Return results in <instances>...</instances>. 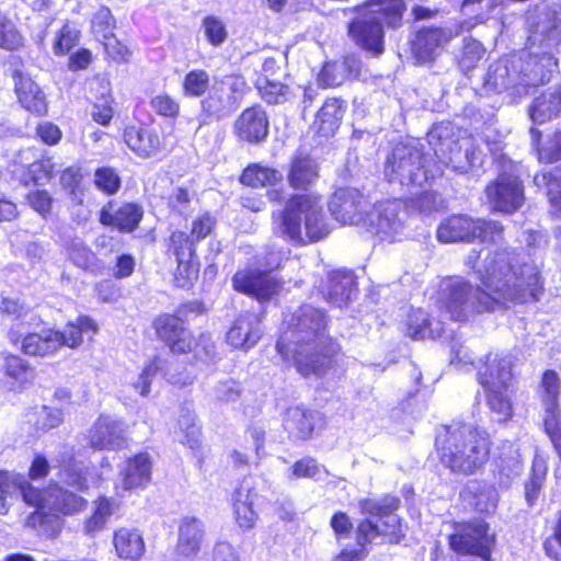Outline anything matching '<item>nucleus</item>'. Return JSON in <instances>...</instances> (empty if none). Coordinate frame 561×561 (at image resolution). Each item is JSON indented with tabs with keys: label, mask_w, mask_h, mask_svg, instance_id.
Masks as SVG:
<instances>
[{
	"label": "nucleus",
	"mask_w": 561,
	"mask_h": 561,
	"mask_svg": "<svg viewBox=\"0 0 561 561\" xmlns=\"http://www.w3.org/2000/svg\"><path fill=\"white\" fill-rule=\"evenodd\" d=\"M479 285L467 280L449 284L439 299V309L450 320L465 322L470 313L506 311L511 307L538 302L545 293L540 270L513 248L496 249L488 254L478 271Z\"/></svg>",
	"instance_id": "1"
},
{
	"label": "nucleus",
	"mask_w": 561,
	"mask_h": 561,
	"mask_svg": "<svg viewBox=\"0 0 561 561\" xmlns=\"http://www.w3.org/2000/svg\"><path fill=\"white\" fill-rule=\"evenodd\" d=\"M282 360L302 378H322L334 370L344 356L341 343L329 333L327 310L301 305L275 344Z\"/></svg>",
	"instance_id": "2"
},
{
	"label": "nucleus",
	"mask_w": 561,
	"mask_h": 561,
	"mask_svg": "<svg viewBox=\"0 0 561 561\" xmlns=\"http://www.w3.org/2000/svg\"><path fill=\"white\" fill-rule=\"evenodd\" d=\"M489 433L478 425H443L436 433L434 449L443 468L457 476H472L489 461L492 450Z\"/></svg>",
	"instance_id": "3"
},
{
	"label": "nucleus",
	"mask_w": 561,
	"mask_h": 561,
	"mask_svg": "<svg viewBox=\"0 0 561 561\" xmlns=\"http://www.w3.org/2000/svg\"><path fill=\"white\" fill-rule=\"evenodd\" d=\"M16 486L23 503L34 508L26 517V526L50 537L60 533L64 517L79 515L88 508L85 497L58 482L36 486L21 480Z\"/></svg>",
	"instance_id": "4"
},
{
	"label": "nucleus",
	"mask_w": 561,
	"mask_h": 561,
	"mask_svg": "<svg viewBox=\"0 0 561 561\" xmlns=\"http://www.w3.org/2000/svg\"><path fill=\"white\" fill-rule=\"evenodd\" d=\"M206 311L201 300L181 302L172 312H160L153 317L151 328L160 341L172 354H192L195 360H213L216 343L209 332L197 335L190 328V317H198Z\"/></svg>",
	"instance_id": "5"
},
{
	"label": "nucleus",
	"mask_w": 561,
	"mask_h": 561,
	"mask_svg": "<svg viewBox=\"0 0 561 561\" xmlns=\"http://www.w3.org/2000/svg\"><path fill=\"white\" fill-rule=\"evenodd\" d=\"M319 194H291L272 213L273 232L294 245H307L327 238L331 231Z\"/></svg>",
	"instance_id": "6"
},
{
	"label": "nucleus",
	"mask_w": 561,
	"mask_h": 561,
	"mask_svg": "<svg viewBox=\"0 0 561 561\" xmlns=\"http://www.w3.org/2000/svg\"><path fill=\"white\" fill-rule=\"evenodd\" d=\"M23 322L10 325L7 337L12 346L34 358L55 356L62 347L78 348L84 342V335H93L99 331L98 322L87 314H79L76 320L68 321L62 330L45 327L39 331L23 333Z\"/></svg>",
	"instance_id": "7"
},
{
	"label": "nucleus",
	"mask_w": 561,
	"mask_h": 561,
	"mask_svg": "<svg viewBox=\"0 0 561 561\" xmlns=\"http://www.w3.org/2000/svg\"><path fill=\"white\" fill-rule=\"evenodd\" d=\"M401 507V499L386 493L379 501L371 497L358 500V511L363 518L354 528L356 546L369 552L374 540L381 537L388 545H399L405 539L403 518L396 514Z\"/></svg>",
	"instance_id": "8"
},
{
	"label": "nucleus",
	"mask_w": 561,
	"mask_h": 561,
	"mask_svg": "<svg viewBox=\"0 0 561 561\" xmlns=\"http://www.w3.org/2000/svg\"><path fill=\"white\" fill-rule=\"evenodd\" d=\"M477 381L483 388L489 410L505 423L514 416L513 394L515 377L510 360L504 356L488 354L477 373Z\"/></svg>",
	"instance_id": "9"
},
{
	"label": "nucleus",
	"mask_w": 561,
	"mask_h": 561,
	"mask_svg": "<svg viewBox=\"0 0 561 561\" xmlns=\"http://www.w3.org/2000/svg\"><path fill=\"white\" fill-rule=\"evenodd\" d=\"M454 531L447 536L449 549L457 556L476 557L481 561H494L497 538L490 524L482 518L455 522Z\"/></svg>",
	"instance_id": "10"
},
{
	"label": "nucleus",
	"mask_w": 561,
	"mask_h": 561,
	"mask_svg": "<svg viewBox=\"0 0 561 561\" xmlns=\"http://www.w3.org/2000/svg\"><path fill=\"white\" fill-rule=\"evenodd\" d=\"M126 148L139 159H151L169 151L172 131H168L161 123L150 117L124 124L121 133Z\"/></svg>",
	"instance_id": "11"
},
{
	"label": "nucleus",
	"mask_w": 561,
	"mask_h": 561,
	"mask_svg": "<svg viewBox=\"0 0 561 561\" xmlns=\"http://www.w3.org/2000/svg\"><path fill=\"white\" fill-rule=\"evenodd\" d=\"M164 254L175 262L172 283L176 288L191 289L199 275L196 244L181 229L172 230L164 240Z\"/></svg>",
	"instance_id": "12"
},
{
	"label": "nucleus",
	"mask_w": 561,
	"mask_h": 561,
	"mask_svg": "<svg viewBox=\"0 0 561 561\" xmlns=\"http://www.w3.org/2000/svg\"><path fill=\"white\" fill-rule=\"evenodd\" d=\"M245 87V80L238 75L216 78L211 89L201 100V114L206 119L215 121L229 117L239 107Z\"/></svg>",
	"instance_id": "13"
},
{
	"label": "nucleus",
	"mask_w": 561,
	"mask_h": 561,
	"mask_svg": "<svg viewBox=\"0 0 561 561\" xmlns=\"http://www.w3.org/2000/svg\"><path fill=\"white\" fill-rule=\"evenodd\" d=\"M13 91L19 105L36 117L48 114V102L45 92L32 76L23 70L24 60L19 57L9 59Z\"/></svg>",
	"instance_id": "14"
},
{
	"label": "nucleus",
	"mask_w": 561,
	"mask_h": 561,
	"mask_svg": "<svg viewBox=\"0 0 561 561\" xmlns=\"http://www.w3.org/2000/svg\"><path fill=\"white\" fill-rule=\"evenodd\" d=\"M145 210L138 202L107 199L98 211L100 225L122 234L139 229Z\"/></svg>",
	"instance_id": "15"
},
{
	"label": "nucleus",
	"mask_w": 561,
	"mask_h": 561,
	"mask_svg": "<svg viewBox=\"0 0 561 561\" xmlns=\"http://www.w3.org/2000/svg\"><path fill=\"white\" fill-rule=\"evenodd\" d=\"M236 291L250 296L260 302H266L278 296L283 289V280L272 276L267 270H238L231 278Z\"/></svg>",
	"instance_id": "16"
},
{
	"label": "nucleus",
	"mask_w": 561,
	"mask_h": 561,
	"mask_svg": "<svg viewBox=\"0 0 561 561\" xmlns=\"http://www.w3.org/2000/svg\"><path fill=\"white\" fill-rule=\"evenodd\" d=\"M488 203L494 211L513 214L525 201L524 185L518 176L503 172L484 187Z\"/></svg>",
	"instance_id": "17"
},
{
	"label": "nucleus",
	"mask_w": 561,
	"mask_h": 561,
	"mask_svg": "<svg viewBox=\"0 0 561 561\" xmlns=\"http://www.w3.org/2000/svg\"><path fill=\"white\" fill-rule=\"evenodd\" d=\"M332 217L342 225H358L366 221L370 204L368 198L353 187H337L328 203Z\"/></svg>",
	"instance_id": "18"
},
{
	"label": "nucleus",
	"mask_w": 561,
	"mask_h": 561,
	"mask_svg": "<svg viewBox=\"0 0 561 561\" xmlns=\"http://www.w3.org/2000/svg\"><path fill=\"white\" fill-rule=\"evenodd\" d=\"M0 358V385L8 392L22 393L34 385L36 368L22 353L3 352Z\"/></svg>",
	"instance_id": "19"
},
{
	"label": "nucleus",
	"mask_w": 561,
	"mask_h": 561,
	"mask_svg": "<svg viewBox=\"0 0 561 561\" xmlns=\"http://www.w3.org/2000/svg\"><path fill=\"white\" fill-rule=\"evenodd\" d=\"M88 445L94 451L127 449L128 438L124 422L101 413L89 430Z\"/></svg>",
	"instance_id": "20"
},
{
	"label": "nucleus",
	"mask_w": 561,
	"mask_h": 561,
	"mask_svg": "<svg viewBox=\"0 0 561 561\" xmlns=\"http://www.w3.org/2000/svg\"><path fill=\"white\" fill-rule=\"evenodd\" d=\"M282 425L289 439L306 442L327 427V416L304 405H291L285 410Z\"/></svg>",
	"instance_id": "21"
},
{
	"label": "nucleus",
	"mask_w": 561,
	"mask_h": 561,
	"mask_svg": "<svg viewBox=\"0 0 561 561\" xmlns=\"http://www.w3.org/2000/svg\"><path fill=\"white\" fill-rule=\"evenodd\" d=\"M237 140L248 145H259L270 133V118L261 104H252L241 111L232 125Z\"/></svg>",
	"instance_id": "22"
},
{
	"label": "nucleus",
	"mask_w": 561,
	"mask_h": 561,
	"mask_svg": "<svg viewBox=\"0 0 561 561\" xmlns=\"http://www.w3.org/2000/svg\"><path fill=\"white\" fill-rule=\"evenodd\" d=\"M453 38V32L440 26L419 28L410 43L411 55L416 65H431Z\"/></svg>",
	"instance_id": "23"
},
{
	"label": "nucleus",
	"mask_w": 561,
	"mask_h": 561,
	"mask_svg": "<svg viewBox=\"0 0 561 561\" xmlns=\"http://www.w3.org/2000/svg\"><path fill=\"white\" fill-rule=\"evenodd\" d=\"M262 318L254 310L239 312L226 332V342L236 350H251L263 336Z\"/></svg>",
	"instance_id": "24"
},
{
	"label": "nucleus",
	"mask_w": 561,
	"mask_h": 561,
	"mask_svg": "<svg viewBox=\"0 0 561 561\" xmlns=\"http://www.w3.org/2000/svg\"><path fill=\"white\" fill-rule=\"evenodd\" d=\"M383 24L376 20L354 18L348 22L347 34L360 49L374 57L385 51Z\"/></svg>",
	"instance_id": "25"
},
{
	"label": "nucleus",
	"mask_w": 561,
	"mask_h": 561,
	"mask_svg": "<svg viewBox=\"0 0 561 561\" xmlns=\"http://www.w3.org/2000/svg\"><path fill=\"white\" fill-rule=\"evenodd\" d=\"M430 164H436L433 159L409 152L404 156L391 153L386 161V169L400 180L408 179L412 183L428 182L435 174H428Z\"/></svg>",
	"instance_id": "26"
},
{
	"label": "nucleus",
	"mask_w": 561,
	"mask_h": 561,
	"mask_svg": "<svg viewBox=\"0 0 561 561\" xmlns=\"http://www.w3.org/2000/svg\"><path fill=\"white\" fill-rule=\"evenodd\" d=\"M347 108V103L341 96L327 98L318 108L311 128L314 136L321 139L333 137L340 129Z\"/></svg>",
	"instance_id": "27"
},
{
	"label": "nucleus",
	"mask_w": 561,
	"mask_h": 561,
	"mask_svg": "<svg viewBox=\"0 0 561 561\" xmlns=\"http://www.w3.org/2000/svg\"><path fill=\"white\" fill-rule=\"evenodd\" d=\"M319 178V164L310 153L297 151L293 154L288 163L287 182L294 191H310Z\"/></svg>",
	"instance_id": "28"
},
{
	"label": "nucleus",
	"mask_w": 561,
	"mask_h": 561,
	"mask_svg": "<svg viewBox=\"0 0 561 561\" xmlns=\"http://www.w3.org/2000/svg\"><path fill=\"white\" fill-rule=\"evenodd\" d=\"M252 477H244L233 491L232 507L234 520L240 528L250 529L256 520L257 514L253 508V500L257 496Z\"/></svg>",
	"instance_id": "29"
},
{
	"label": "nucleus",
	"mask_w": 561,
	"mask_h": 561,
	"mask_svg": "<svg viewBox=\"0 0 561 561\" xmlns=\"http://www.w3.org/2000/svg\"><path fill=\"white\" fill-rule=\"evenodd\" d=\"M152 459L148 451H139L125 459L119 471L124 490L133 491L146 488L151 481Z\"/></svg>",
	"instance_id": "30"
},
{
	"label": "nucleus",
	"mask_w": 561,
	"mask_h": 561,
	"mask_svg": "<svg viewBox=\"0 0 561 561\" xmlns=\"http://www.w3.org/2000/svg\"><path fill=\"white\" fill-rule=\"evenodd\" d=\"M407 10L404 0H365L356 7L357 12H363L389 28H398L402 24Z\"/></svg>",
	"instance_id": "31"
},
{
	"label": "nucleus",
	"mask_w": 561,
	"mask_h": 561,
	"mask_svg": "<svg viewBox=\"0 0 561 561\" xmlns=\"http://www.w3.org/2000/svg\"><path fill=\"white\" fill-rule=\"evenodd\" d=\"M476 218L466 214H453L437 227L436 237L442 243H473Z\"/></svg>",
	"instance_id": "32"
},
{
	"label": "nucleus",
	"mask_w": 561,
	"mask_h": 561,
	"mask_svg": "<svg viewBox=\"0 0 561 561\" xmlns=\"http://www.w3.org/2000/svg\"><path fill=\"white\" fill-rule=\"evenodd\" d=\"M558 59L550 53L531 54L527 57L520 70L526 87H540L550 82Z\"/></svg>",
	"instance_id": "33"
},
{
	"label": "nucleus",
	"mask_w": 561,
	"mask_h": 561,
	"mask_svg": "<svg viewBox=\"0 0 561 561\" xmlns=\"http://www.w3.org/2000/svg\"><path fill=\"white\" fill-rule=\"evenodd\" d=\"M203 523L196 517H184L179 525L175 553L182 559H193L199 553L204 541Z\"/></svg>",
	"instance_id": "34"
},
{
	"label": "nucleus",
	"mask_w": 561,
	"mask_h": 561,
	"mask_svg": "<svg viewBox=\"0 0 561 561\" xmlns=\"http://www.w3.org/2000/svg\"><path fill=\"white\" fill-rule=\"evenodd\" d=\"M119 508V503L107 495H99L93 501L91 513L84 518L82 531L85 536L94 537L105 528L110 517Z\"/></svg>",
	"instance_id": "35"
},
{
	"label": "nucleus",
	"mask_w": 561,
	"mask_h": 561,
	"mask_svg": "<svg viewBox=\"0 0 561 561\" xmlns=\"http://www.w3.org/2000/svg\"><path fill=\"white\" fill-rule=\"evenodd\" d=\"M238 181L245 187L265 188L279 184L283 181V175L273 167L263 165L260 162H252L242 169Z\"/></svg>",
	"instance_id": "36"
},
{
	"label": "nucleus",
	"mask_w": 561,
	"mask_h": 561,
	"mask_svg": "<svg viewBox=\"0 0 561 561\" xmlns=\"http://www.w3.org/2000/svg\"><path fill=\"white\" fill-rule=\"evenodd\" d=\"M113 545L121 559L136 561L145 553V541L137 529L121 527L113 534Z\"/></svg>",
	"instance_id": "37"
},
{
	"label": "nucleus",
	"mask_w": 561,
	"mask_h": 561,
	"mask_svg": "<svg viewBox=\"0 0 561 561\" xmlns=\"http://www.w3.org/2000/svg\"><path fill=\"white\" fill-rule=\"evenodd\" d=\"M432 325L433 318L427 311L422 308H412L403 320L402 331L404 336L412 341L435 339L439 334L434 332Z\"/></svg>",
	"instance_id": "38"
},
{
	"label": "nucleus",
	"mask_w": 561,
	"mask_h": 561,
	"mask_svg": "<svg viewBox=\"0 0 561 561\" xmlns=\"http://www.w3.org/2000/svg\"><path fill=\"white\" fill-rule=\"evenodd\" d=\"M561 393V380L554 369L542 371L539 382V399L543 408V415L561 413L559 399Z\"/></svg>",
	"instance_id": "39"
},
{
	"label": "nucleus",
	"mask_w": 561,
	"mask_h": 561,
	"mask_svg": "<svg viewBox=\"0 0 561 561\" xmlns=\"http://www.w3.org/2000/svg\"><path fill=\"white\" fill-rule=\"evenodd\" d=\"M58 468L68 486L77 492L89 491L88 469L79 466L75 453L62 454L58 459Z\"/></svg>",
	"instance_id": "40"
},
{
	"label": "nucleus",
	"mask_w": 561,
	"mask_h": 561,
	"mask_svg": "<svg viewBox=\"0 0 561 561\" xmlns=\"http://www.w3.org/2000/svg\"><path fill=\"white\" fill-rule=\"evenodd\" d=\"M84 179L83 168L78 163L64 168L59 173V183L62 190L78 205L83 203L87 190Z\"/></svg>",
	"instance_id": "41"
},
{
	"label": "nucleus",
	"mask_w": 561,
	"mask_h": 561,
	"mask_svg": "<svg viewBox=\"0 0 561 561\" xmlns=\"http://www.w3.org/2000/svg\"><path fill=\"white\" fill-rule=\"evenodd\" d=\"M149 107L156 115L169 122V130L174 131V123L181 115L180 102L167 92H162L150 98Z\"/></svg>",
	"instance_id": "42"
},
{
	"label": "nucleus",
	"mask_w": 561,
	"mask_h": 561,
	"mask_svg": "<svg viewBox=\"0 0 561 561\" xmlns=\"http://www.w3.org/2000/svg\"><path fill=\"white\" fill-rule=\"evenodd\" d=\"M81 39V32L73 22L66 20L55 33L53 51L57 57L69 55Z\"/></svg>",
	"instance_id": "43"
},
{
	"label": "nucleus",
	"mask_w": 561,
	"mask_h": 561,
	"mask_svg": "<svg viewBox=\"0 0 561 561\" xmlns=\"http://www.w3.org/2000/svg\"><path fill=\"white\" fill-rule=\"evenodd\" d=\"M210 75L202 68L187 71L182 80V92L186 98H201L211 89Z\"/></svg>",
	"instance_id": "44"
},
{
	"label": "nucleus",
	"mask_w": 561,
	"mask_h": 561,
	"mask_svg": "<svg viewBox=\"0 0 561 561\" xmlns=\"http://www.w3.org/2000/svg\"><path fill=\"white\" fill-rule=\"evenodd\" d=\"M93 184L103 195L114 196L121 191L123 181L117 169L111 165H101L94 170Z\"/></svg>",
	"instance_id": "45"
},
{
	"label": "nucleus",
	"mask_w": 561,
	"mask_h": 561,
	"mask_svg": "<svg viewBox=\"0 0 561 561\" xmlns=\"http://www.w3.org/2000/svg\"><path fill=\"white\" fill-rule=\"evenodd\" d=\"M549 104V113H547L545 108L546 99L543 96L536 98L529 107L530 118L538 124H542L552 116H559L561 114V83L550 94Z\"/></svg>",
	"instance_id": "46"
},
{
	"label": "nucleus",
	"mask_w": 561,
	"mask_h": 561,
	"mask_svg": "<svg viewBox=\"0 0 561 561\" xmlns=\"http://www.w3.org/2000/svg\"><path fill=\"white\" fill-rule=\"evenodd\" d=\"M548 473V467L542 461H533L529 478L524 484V494L529 507L534 506L541 492Z\"/></svg>",
	"instance_id": "47"
},
{
	"label": "nucleus",
	"mask_w": 561,
	"mask_h": 561,
	"mask_svg": "<svg viewBox=\"0 0 561 561\" xmlns=\"http://www.w3.org/2000/svg\"><path fill=\"white\" fill-rule=\"evenodd\" d=\"M505 227L502 222L485 218H476L474 242L496 244L504 240Z\"/></svg>",
	"instance_id": "48"
},
{
	"label": "nucleus",
	"mask_w": 561,
	"mask_h": 561,
	"mask_svg": "<svg viewBox=\"0 0 561 561\" xmlns=\"http://www.w3.org/2000/svg\"><path fill=\"white\" fill-rule=\"evenodd\" d=\"M485 54V48L476 38H466L462 43L457 65L463 73L476 69Z\"/></svg>",
	"instance_id": "49"
},
{
	"label": "nucleus",
	"mask_w": 561,
	"mask_h": 561,
	"mask_svg": "<svg viewBox=\"0 0 561 561\" xmlns=\"http://www.w3.org/2000/svg\"><path fill=\"white\" fill-rule=\"evenodd\" d=\"M99 42L103 48L104 59L107 62L121 65L127 64L130 60L131 49L115 33L104 36V38H99Z\"/></svg>",
	"instance_id": "50"
},
{
	"label": "nucleus",
	"mask_w": 561,
	"mask_h": 561,
	"mask_svg": "<svg viewBox=\"0 0 561 561\" xmlns=\"http://www.w3.org/2000/svg\"><path fill=\"white\" fill-rule=\"evenodd\" d=\"M354 284L351 275L344 272H334L329 277L327 300L341 302L350 299L351 287Z\"/></svg>",
	"instance_id": "51"
},
{
	"label": "nucleus",
	"mask_w": 561,
	"mask_h": 561,
	"mask_svg": "<svg viewBox=\"0 0 561 561\" xmlns=\"http://www.w3.org/2000/svg\"><path fill=\"white\" fill-rule=\"evenodd\" d=\"M24 47V37L16 25L0 12V48L18 51Z\"/></svg>",
	"instance_id": "52"
},
{
	"label": "nucleus",
	"mask_w": 561,
	"mask_h": 561,
	"mask_svg": "<svg viewBox=\"0 0 561 561\" xmlns=\"http://www.w3.org/2000/svg\"><path fill=\"white\" fill-rule=\"evenodd\" d=\"M117 22L111 9L106 5H101L91 18V32L99 38L110 36L115 33Z\"/></svg>",
	"instance_id": "53"
},
{
	"label": "nucleus",
	"mask_w": 561,
	"mask_h": 561,
	"mask_svg": "<svg viewBox=\"0 0 561 561\" xmlns=\"http://www.w3.org/2000/svg\"><path fill=\"white\" fill-rule=\"evenodd\" d=\"M552 213L561 219V165L542 174Z\"/></svg>",
	"instance_id": "54"
},
{
	"label": "nucleus",
	"mask_w": 561,
	"mask_h": 561,
	"mask_svg": "<svg viewBox=\"0 0 561 561\" xmlns=\"http://www.w3.org/2000/svg\"><path fill=\"white\" fill-rule=\"evenodd\" d=\"M25 202L43 219H47L53 214L54 198L45 188L28 191L25 194Z\"/></svg>",
	"instance_id": "55"
},
{
	"label": "nucleus",
	"mask_w": 561,
	"mask_h": 561,
	"mask_svg": "<svg viewBox=\"0 0 561 561\" xmlns=\"http://www.w3.org/2000/svg\"><path fill=\"white\" fill-rule=\"evenodd\" d=\"M205 38L214 47L221 46L228 38V31L224 21L216 15H206L202 20Z\"/></svg>",
	"instance_id": "56"
},
{
	"label": "nucleus",
	"mask_w": 561,
	"mask_h": 561,
	"mask_svg": "<svg viewBox=\"0 0 561 561\" xmlns=\"http://www.w3.org/2000/svg\"><path fill=\"white\" fill-rule=\"evenodd\" d=\"M256 88L262 100L271 105L284 102L290 93V89L286 83L270 79H264Z\"/></svg>",
	"instance_id": "57"
},
{
	"label": "nucleus",
	"mask_w": 561,
	"mask_h": 561,
	"mask_svg": "<svg viewBox=\"0 0 561 561\" xmlns=\"http://www.w3.org/2000/svg\"><path fill=\"white\" fill-rule=\"evenodd\" d=\"M164 363L165 360L160 356H153L142 368L141 373L139 374V379L135 383V388L142 397L149 394L152 379L158 375L160 370H162Z\"/></svg>",
	"instance_id": "58"
},
{
	"label": "nucleus",
	"mask_w": 561,
	"mask_h": 561,
	"mask_svg": "<svg viewBox=\"0 0 561 561\" xmlns=\"http://www.w3.org/2000/svg\"><path fill=\"white\" fill-rule=\"evenodd\" d=\"M115 115L114 99L111 94L102 95L92 104L91 117L101 126H108Z\"/></svg>",
	"instance_id": "59"
},
{
	"label": "nucleus",
	"mask_w": 561,
	"mask_h": 561,
	"mask_svg": "<svg viewBox=\"0 0 561 561\" xmlns=\"http://www.w3.org/2000/svg\"><path fill=\"white\" fill-rule=\"evenodd\" d=\"M216 219L215 217L205 211L195 217L191 224V229L188 238H192V241L197 245L198 242L206 239L215 229Z\"/></svg>",
	"instance_id": "60"
},
{
	"label": "nucleus",
	"mask_w": 561,
	"mask_h": 561,
	"mask_svg": "<svg viewBox=\"0 0 561 561\" xmlns=\"http://www.w3.org/2000/svg\"><path fill=\"white\" fill-rule=\"evenodd\" d=\"M317 83L321 89H332L343 83L337 60L323 62L317 76Z\"/></svg>",
	"instance_id": "61"
},
{
	"label": "nucleus",
	"mask_w": 561,
	"mask_h": 561,
	"mask_svg": "<svg viewBox=\"0 0 561 561\" xmlns=\"http://www.w3.org/2000/svg\"><path fill=\"white\" fill-rule=\"evenodd\" d=\"M542 548L551 561H561V508L557 513L551 534L542 542Z\"/></svg>",
	"instance_id": "62"
},
{
	"label": "nucleus",
	"mask_w": 561,
	"mask_h": 561,
	"mask_svg": "<svg viewBox=\"0 0 561 561\" xmlns=\"http://www.w3.org/2000/svg\"><path fill=\"white\" fill-rule=\"evenodd\" d=\"M542 431L549 438L553 450L561 461V413L543 415Z\"/></svg>",
	"instance_id": "63"
},
{
	"label": "nucleus",
	"mask_w": 561,
	"mask_h": 561,
	"mask_svg": "<svg viewBox=\"0 0 561 561\" xmlns=\"http://www.w3.org/2000/svg\"><path fill=\"white\" fill-rule=\"evenodd\" d=\"M537 157L542 163L561 161V129H557L551 135L548 145L537 148Z\"/></svg>",
	"instance_id": "64"
}]
</instances>
